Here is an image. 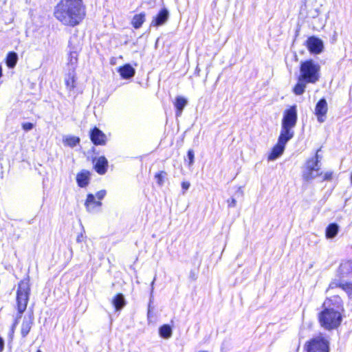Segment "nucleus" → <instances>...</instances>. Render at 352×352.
Listing matches in <instances>:
<instances>
[{
    "mask_svg": "<svg viewBox=\"0 0 352 352\" xmlns=\"http://www.w3.org/2000/svg\"><path fill=\"white\" fill-rule=\"evenodd\" d=\"M54 16L65 25L74 27L85 16L82 0H61L54 8Z\"/></svg>",
    "mask_w": 352,
    "mask_h": 352,
    "instance_id": "1",
    "label": "nucleus"
},
{
    "mask_svg": "<svg viewBox=\"0 0 352 352\" xmlns=\"http://www.w3.org/2000/svg\"><path fill=\"white\" fill-rule=\"evenodd\" d=\"M340 288L349 299L352 300V260H342L336 271V278L332 279L326 290Z\"/></svg>",
    "mask_w": 352,
    "mask_h": 352,
    "instance_id": "2",
    "label": "nucleus"
},
{
    "mask_svg": "<svg viewBox=\"0 0 352 352\" xmlns=\"http://www.w3.org/2000/svg\"><path fill=\"white\" fill-rule=\"evenodd\" d=\"M320 65L313 59L302 60L300 64L299 76L310 82L316 83L320 78Z\"/></svg>",
    "mask_w": 352,
    "mask_h": 352,
    "instance_id": "3",
    "label": "nucleus"
},
{
    "mask_svg": "<svg viewBox=\"0 0 352 352\" xmlns=\"http://www.w3.org/2000/svg\"><path fill=\"white\" fill-rule=\"evenodd\" d=\"M318 319L322 328L331 331L340 326L343 317L342 314L338 311H330L322 309L318 314Z\"/></svg>",
    "mask_w": 352,
    "mask_h": 352,
    "instance_id": "4",
    "label": "nucleus"
},
{
    "mask_svg": "<svg viewBox=\"0 0 352 352\" xmlns=\"http://www.w3.org/2000/svg\"><path fill=\"white\" fill-rule=\"evenodd\" d=\"M30 288L29 279L21 280L18 285L16 291V305L18 310V318H21L23 313L27 308L29 300Z\"/></svg>",
    "mask_w": 352,
    "mask_h": 352,
    "instance_id": "5",
    "label": "nucleus"
},
{
    "mask_svg": "<svg viewBox=\"0 0 352 352\" xmlns=\"http://www.w3.org/2000/svg\"><path fill=\"white\" fill-rule=\"evenodd\" d=\"M305 352H330L329 341L322 336L312 338L304 345Z\"/></svg>",
    "mask_w": 352,
    "mask_h": 352,
    "instance_id": "6",
    "label": "nucleus"
},
{
    "mask_svg": "<svg viewBox=\"0 0 352 352\" xmlns=\"http://www.w3.org/2000/svg\"><path fill=\"white\" fill-rule=\"evenodd\" d=\"M319 175H322L320 164L317 162V160H314L312 157L308 159L302 172L303 180L309 182Z\"/></svg>",
    "mask_w": 352,
    "mask_h": 352,
    "instance_id": "7",
    "label": "nucleus"
},
{
    "mask_svg": "<svg viewBox=\"0 0 352 352\" xmlns=\"http://www.w3.org/2000/svg\"><path fill=\"white\" fill-rule=\"evenodd\" d=\"M322 309L342 314L344 311V302L339 295H333L324 299Z\"/></svg>",
    "mask_w": 352,
    "mask_h": 352,
    "instance_id": "8",
    "label": "nucleus"
},
{
    "mask_svg": "<svg viewBox=\"0 0 352 352\" xmlns=\"http://www.w3.org/2000/svg\"><path fill=\"white\" fill-rule=\"evenodd\" d=\"M298 120L297 106L294 104L285 110L281 122V126L293 129Z\"/></svg>",
    "mask_w": 352,
    "mask_h": 352,
    "instance_id": "9",
    "label": "nucleus"
},
{
    "mask_svg": "<svg viewBox=\"0 0 352 352\" xmlns=\"http://www.w3.org/2000/svg\"><path fill=\"white\" fill-rule=\"evenodd\" d=\"M306 47L311 54H319L322 52L324 45L320 38L311 36L307 39Z\"/></svg>",
    "mask_w": 352,
    "mask_h": 352,
    "instance_id": "10",
    "label": "nucleus"
},
{
    "mask_svg": "<svg viewBox=\"0 0 352 352\" xmlns=\"http://www.w3.org/2000/svg\"><path fill=\"white\" fill-rule=\"evenodd\" d=\"M327 102L324 98H320L316 104L315 114L317 116L318 121L320 123L324 122V118L327 113Z\"/></svg>",
    "mask_w": 352,
    "mask_h": 352,
    "instance_id": "11",
    "label": "nucleus"
},
{
    "mask_svg": "<svg viewBox=\"0 0 352 352\" xmlns=\"http://www.w3.org/2000/svg\"><path fill=\"white\" fill-rule=\"evenodd\" d=\"M102 204L101 201L96 200L94 195L92 193L87 194L85 206L88 212L96 213L99 212Z\"/></svg>",
    "mask_w": 352,
    "mask_h": 352,
    "instance_id": "12",
    "label": "nucleus"
},
{
    "mask_svg": "<svg viewBox=\"0 0 352 352\" xmlns=\"http://www.w3.org/2000/svg\"><path fill=\"white\" fill-rule=\"evenodd\" d=\"M169 11L166 8H162L155 16L151 23V26L160 27L164 25L169 18Z\"/></svg>",
    "mask_w": 352,
    "mask_h": 352,
    "instance_id": "13",
    "label": "nucleus"
},
{
    "mask_svg": "<svg viewBox=\"0 0 352 352\" xmlns=\"http://www.w3.org/2000/svg\"><path fill=\"white\" fill-rule=\"evenodd\" d=\"M91 141L94 145H104L106 143L105 134L98 127H94L89 132Z\"/></svg>",
    "mask_w": 352,
    "mask_h": 352,
    "instance_id": "14",
    "label": "nucleus"
},
{
    "mask_svg": "<svg viewBox=\"0 0 352 352\" xmlns=\"http://www.w3.org/2000/svg\"><path fill=\"white\" fill-rule=\"evenodd\" d=\"M94 168L97 173L102 175L107 173L109 162L104 156H100L98 158H95L94 160Z\"/></svg>",
    "mask_w": 352,
    "mask_h": 352,
    "instance_id": "15",
    "label": "nucleus"
},
{
    "mask_svg": "<svg viewBox=\"0 0 352 352\" xmlns=\"http://www.w3.org/2000/svg\"><path fill=\"white\" fill-rule=\"evenodd\" d=\"M69 47L70 48L67 63L69 71L76 72V67L78 63V54L75 47L72 46V38L69 41Z\"/></svg>",
    "mask_w": 352,
    "mask_h": 352,
    "instance_id": "16",
    "label": "nucleus"
},
{
    "mask_svg": "<svg viewBox=\"0 0 352 352\" xmlns=\"http://www.w3.org/2000/svg\"><path fill=\"white\" fill-rule=\"evenodd\" d=\"M118 72L120 74L122 78L129 80L135 76V69L131 64L126 63L118 69Z\"/></svg>",
    "mask_w": 352,
    "mask_h": 352,
    "instance_id": "17",
    "label": "nucleus"
},
{
    "mask_svg": "<svg viewBox=\"0 0 352 352\" xmlns=\"http://www.w3.org/2000/svg\"><path fill=\"white\" fill-rule=\"evenodd\" d=\"M294 131L292 129L281 126L280 133L278 139V143L286 146L287 143L293 138Z\"/></svg>",
    "mask_w": 352,
    "mask_h": 352,
    "instance_id": "18",
    "label": "nucleus"
},
{
    "mask_svg": "<svg viewBox=\"0 0 352 352\" xmlns=\"http://www.w3.org/2000/svg\"><path fill=\"white\" fill-rule=\"evenodd\" d=\"M91 173L89 170H82L76 175V183L80 188L87 187L90 182Z\"/></svg>",
    "mask_w": 352,
    "mask_h": 352,
    "instance_id": "19",
    "label": "nucleus"
},
{
    "mask_svg": "<svg viewBox=\"0 0 352 352\" xmlns=\"http://www.w3.org/2000/svg\"><path fill=\"white\" fill-rule=\"evenodd\" d=\"M285 146L284 145L277 144L272 148L271 153L268 155L269 161L276 160L280 157L285 151Z\"/></svg>",
    "mask_w": 352,
    "mask_h": 352,
    "instance_id": "20",
    "label": "nucleus"
},
{
    "mask_svg": "<svg viewBox=\"0 0 352 352\" xmlns=\"http://www.w3.org/2000/svg\"><path fill=\"white\" fill-rule=\"evenodd\" d=\"M188 100L186 98L182 96H177L174 102L175 107L176 109L175 115L179 117L182 115L184 107L186 106Z\"/></svg>",
    "mask_w": 352,
    "mask_h": 352,
    "instance_id": "21",
    "label": "nucleus"
},
{
    "mask_svg": "<svg viewBox=\"0 0 352 352\" xmlns=\"http://www.w3.org/2000/svg\"><path fill=\"white\" fill-rule=\"evenodd\" d=\"M76 72L75 71H69L68 74L65 78V83L67 89L69 91H72L76 87Z\"/></svg>",
    "mask_w": 352,
    "mask_h": 352,
    "instance_id": "22",
    "label": "nucleus"
},
{
    "mask_svg": "<svg viewBox=\"0 0 352 352\" xmlns=\"http://www.w3.org/2000/svg\"><path fill=\"white\" fill-rule=\"evenodd\" d=\"M307 84L310 82L298 76V82L293 88V92L297 96L303 94Z\"/></svg>",
    "mask_w": 352,
    "mask_h": 352,
    "instance_id": "23",
    "label": "nucleus"
},
{
    "mask_svg": "<svg viewBox=\"0 0 352 352\" xmlns=\"http://www.w3.org/2000/svg\"><path fill=\"white\" fill-rule=\"evenodd\" d=\"M33 324V318L30 316L28 318L26 317L24 318L22 324H21V333L23 338H25L28 336V334L30 333L32 326Z\"/></svg>",
    "mask_w": 352,
    "mask_h": 352,
    "instance_id": "24",
    "label": "nucleus"
},
{
    "mask_svg": "<svg viewBox=\"0 0 352 352\" xmlns=\"http://www.w3.org/2000/svg\"><path fill=\"white\" fill-rule=\"evenodd\" d=\"M112 304L116 311H120L126 305L124 295L121 293L117 294L112 300Z\"/></svg>",
    "mask_w": 352,
    "mask_h": 352,
    "instance_id": "25",
    "label": "nucleus"
},
{
    "mask_svg": "<svg viewBox=\"0 0 352 352\" xmlns=\"http://www.w3.org/2000/svg\"><path fill=\"white\" fill-rule=\"evenodd\" d=\"M146 19V14L144 12L135 14L131 20V25L135 29H139L142 27Z\"/></svg>",
    "mask_w": 352,
    "mask_h": 352,
    "instance_id": "26",
    "label": "nucleus"
},
{
    "mask_svg": "<svg viewBox=\"0 0 352 352\" xmlns=\"http://www.w3.org/2000/svg\"><path fill=\"white\" fill-rule=\"evenodd\" d=\"M339 226L336 223H331L326 228V237L329 239H333L338 233Z\"/></svg>",
    "mask_w": 352,
    "mask_h": 352,
    "instance_id": "27",
    "label": "nucleus"
},
{
    "mask_svg": "<svg viewBox=\"0 0 352 352\" xmlns=\"http://www.w3.org/2000/svg\"><path fill=\"white\" fill-rule=\"evenodd\" d=\"M18 61V54L15 52H10L8 53L6 58V63L8 67L14 68Z\"/></svg>",
    "mask_w": 352,
    "mask_h": 352,
    "instance_id": "28",
    "label": "nucleus"
},
{
    "mask_svg": "<svg viewBox=\"0 0 352 352\" xmlns=\"http://www.w3.org/2000/svg\"><path fill=\"white\" fill-rule=\"evenodd\" d=\"M172 333V327L169 324H163L159 328V334L164 339L170 338Z\"/></svg>",
    "mask_w": 352,
    "mask_h": 352,
    "instance_id": "29",
    "label": "nucleus"
},
{
    "mask_svg": "<svg viewBox=\"0 0 352 352\" xmlns=\"http://www.w3.org/2000/svg\"><path fill=\"white\" fill-rule=\"evenodd\" d=\"M80 139L76 136H67L63 140L64 143L72 148H74L78 145L80 143Z\"/></svg>",
    "mask_w": 352,
    "mask_h": 352,
    "instance_id": "30",
    "label": "nucleus"
},
{
    "mask_svg": "<svg viewBox=\"0 0 352 352\" xmlns=\"http://www.w3.org/2000/svg\"><path fill=\"white\" fill-rule=\"evenodd\" d=\"M155 278H153V281L151 283V294L149 298V303L148 306V315H149L151 309V303L153 301V291H154V283H155Z\"/></svg>",
    "mask_w": 352,
    "mask_h": 352,
    "instance_id": "31",
    "label": "nucleus"
},
{
    "mask_svg": "<svg viewBox=\"0 0 352 352\" xmlns=\"http://www.w3.org/2000/svg\"><path fill=\"white\" fill-rule=\"evenodd\" d=\"M166 175V173L164 171H161L155 174V177L159 186H162L164 184V179Z\"/></svg>",
    "mask_w": 352,
    "mask_h": 352,
    "instance_id": "32",
    "label": "nucleus"
},
{
    "mask_svg": "<svg viewBox=\"0 0 352 352\" xmlns=\"http://www.w3.org/2000/svg\"><path fill=\"white\" fill-rule=\"evenodd\" d=\"M187 159L188 160V166H190L194 163L195 153L192 149H189L187 152Z\"/></svg>",
    "mask_w": 352,
    "mask_h": 352,
    "instance_id": "33",
    "label": "nucleus"
},
{
    "mask_svg": "<svg viewBox=\"0 0 352 352\" xmlns=\"http://www.w3.org/2000/svg\"><path fill=\"white\" fill-rule=\"evenodd\" d=\"M107 194L105 190H101L96 192L95 197L98 199V201H101L103 199Z\"/></svg>",
    "mask_w": 352,
    "mask_h": 352,
    "instance_id": "34",
    "label": "nucleus"
},
{
    "mask_svg": "<svg viewBox=\"0 0 352 352\" xmlns=\"http://www.w3.org/2000/svg\"><path fill=\"white\" fill-rule=\"evenodd\" d=\"M22 128L24 131H29L34 128V124L32 122L23 123Z\"/></svg>",
    "mask_w": 352,
    "mask_h": 352,
    "instance_id": "35",
    "label": "nucleus"
},
{
    "mask_svg": "<svg viewBox=\"0 0 352 352\" xmlns=\"http://www.w3.org/2000/svg\"><path fill=\"white\" fill-rule=\"evenodd\" d=\"M228 206L229 208H234L236 205V200L234 197H231L230 199H228Z\"/></svg>",
    "mask_w": 352,
    "mask_h": 352,
    "instance_id": "36",
    "label": "nucleus"
},
{
    "mask_svg": "<svg viewBox=\"0 0 352 352\" xmlns=\"http://www.w3.org/2000/svg\"><path fill=\"white\" fill-rule=\"evenodd\" d=\"M333 172L328 171L324 174L322 181H330L332 179Z\"/></svg>",
    "mask_w": 352,
    "mask_h": 352,
    "instance_id": "37",
    "label": "nucleus"
},
{
    "mask_svg": "<svg viewBox=\"0 0 352 352\" xmlns=\"http://www.w3.org/2000/svg\"><path fill=\"white\" fill-rule=\"evenodd\" d=\"M321 151V148H319L316 151V154L314 157H312V158L314 160H317V162L320 164V160L322 159V156L319 155V152Z\"/></svg>",
    "mask_w": 352,
    "mask_h": 352,
    "instance_id": "38",
    "label": "nucleus"
},
{
    "mask_svg": "<svg viewBox=\"0 0 352 352\" xmlns=\"http://www.w3.org/2000/svg\"><path fill=\"white\" fill-rule=\"evenodd\" d=\"M190 183L188 182H183L182 183V190H183V193L185 192V191H186L187 190H188V188H190Z\"/></svg>",
    "mask_w": 352,
    "mask_h": 352,
    "instance_id": "39",
    "label": "nucleus"
},
{
    "mask_svg": "<svg viewBox=\"0 0 352 352\" xmlns=\"http://www.w3.org/2000/svg\"><path fill=\"white\" fill-rule=\"evenodd\" d=\"M318 14H319V11H318V9H317V8L309 11V15L312 18L317 17L318 16Z\"/></svg>",
    "mask_w": 352,
    "mask_h": 352,
    "instance_id": "40",
    "label": "nucleus"
},
{
    "mask_svg": "<svg viewBox=\"0 0 352 352\" xmlns=\"http://www.w3.org/2000/svg\"><path fill=\"white\" fill-rule=\"evenodd\" d=\"M5 342L2 337L0 336V352L4 349Z\"/></svg>",
    "mask_w": 352,
    "mask_h": 352,
    "instance_id": "41",
    "label": "nucleus"
},
{
    "mask_svg": "<svg viewBox=\"0 0 352 352\" xmlns=\"http://www.w3.org/2000/svg\"><path fill=\"white\" fill-rule=\"evenodd\" d=\"M82 239H83V234L81 233V234L78 235V236L76 238V241L78 243H80V242L82 241Z\"/></svg>",
    "mask_w": 352,
    "mask_h": 352,
    "instance_id": "42",
    "label": "nucleus"
},
{
    "mask_svg": "<svg viewBox=\"0 0 352 352\" xmlns=\"http://www.w3.org/2000/svg\"><path fill=\"white\" fill-rule=\"evenodd\" d=\"M16 325H14V324H12V332L10 334V340H12V337H13V333H14V329L15 328Z\"/></svg>",
    "mask_w": 352,
    "mask_h": 352,
    "instance_id": "43",
    "label": "nucleus"
},
{
    "mask_svg": "<svg viewBox=\"0 0 352 352\" xmlns=\"http://www.w3.org/2000/svg\"><path fill=\"white\" fill-rule=\"evenodd\" d=\"M21 318H18V314H16V319H15V321L14 322V325H17V324L19 323V320Z\"/></svg>",
    "mask_w": 352,
    "mask_h": 352,
    "instance_id": "44",
    "label": "nucleus"
},
{
    "mask_svg": "<svg viewBox=\"0 0 352 352\" xmlns=\"http://www.w3.org/2000/svg\"><path fill=\"white\" fill-rule=\"evenodd\" d=\"M200 72V69L197 67L196 69H195V74H199V72Z\"/></svg>",
    "mask_w": 352,
    "mask_h": 352,
    "instance_id": "45",
    "label": "nucleus"
},
{
    "mask_svg": "<svg viewBox=\"0 0 352 352\" xmlns=\"http://www.w3.org/2000/svg\"><path fill=\"white\" fill-rule=\"evenodd\" d=\"M3 75V73H2V67L0 65V78Z\"/></svg>",
    "mask_w": 352,
    "mask_h": 352,
    "instance_id": "46",
    "label": "nucleus"
},
{
    "mask_svg": "<svg viewBox=\"0 0 352 352\" xmlns=\"http://www.w3.org/2000/svg\"><path fill=\"white\" fill-rule=\"evenodd\" d=\"M351 183L352 184V172H351Z\"/></svg>",
    "mask_w": 352,
    "mask_h": 352,
    "instance_id": "47",
    "label": "nucleus"
},
{
    "mask_svg": "<svg viewBox=\"0 0 352 352\" xmlns=\"http://www.w3.org/2000/svg\"><path fill=\"white\" fill-rule=\"evenodd\" d=\"M36 352H42L40 349H38Z\"/></svg>",
    "mask_w": 352,
    "mask_h": 352,
    "instance_id": "48",
    "label": "nucleus"
}]
</instances>
